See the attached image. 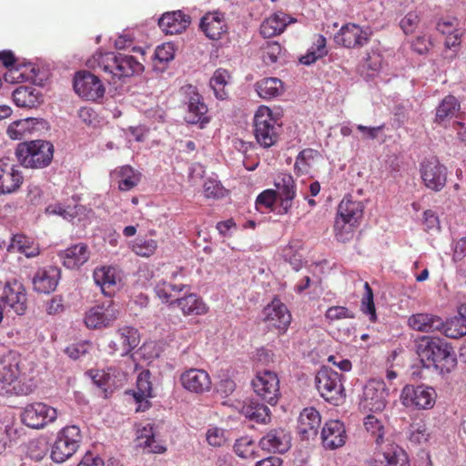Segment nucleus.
<instances>
[{
	"label": "nucleus",
	"instance_id": "nucleus-1",
	"mask_svg": "<svg viewBox=\"0 0 466 466\" xmlns=\"http://www.w3.org/2000/svg\"><path fill=\"white\" fill-rule=\"evenodd\" d=\"M416 352L423 367H433L441 374L451 372L457 360L449 343L439 337L421 336L415 341Z\"/></svg>",
	"mask_w": 466,
	"mask_h": 466
},
{
	"label": "nucleus",
	"instance_id": "nucleus-2",
	"mask_svg": "<svg viewBox=\"0 0 466 466\" xmlns=\"http://www.w3.org/2000/svg\"><path fill=\"white\" fill-rule=\"evenodd\" d=\"M86 65L92 69L103 71L107 75V80L113 83L144 71L142 63L134 56L115 52H96L87 59Z\"/></svg>",
	"mask_w": 466,
	"mask_h": 466
},
{
	"label": "nucleus",
	"instance_id": "nucleus-3",
	"mask_svg": "<svg viewBox=\"0 0 466 466\" xmlns=\"http://www.w3.org/2000/svg\"><path fill=\"white\" fill-rule=\"evenodd\" d=\"M53 145L46 140L20 143L15 149L16 158L21 165L31 168L47 167L53 159Z\"/></svg>",
	"mask_w": 466,
	"mask_h": 466
},
{
	"label": "nucleus",
	"instance_id": "nucleus-4",
	"mask_svg": "<svg viewBox=\"0 0 466 466\" xmlns=\"http://www.w3.org/2000/svg\"><path fill=\"white\" fill-rule=\"evenodd\" d=\"M343 375L336 370L322 367L315 376V384L319 395L332 405L341 404L345 398V389L343 387Z\"/></svg>",
	"mask_w": 466,
	"mask_h": 466
},
{
	"label": "nucleus",
	"instance_id": "nucleus-5",
	"mask_svg": "<svg viewBox=\"0 0 466 466\" xmlns=\"http://www.w3.org/2000/svg\"><path fill=\"white\" fill-rule=\"evenodd\" d=\"M82 434L78 426L68 425L61 429L51 449L53 461L62 463L71 458L78 450Z\"/></svg>",
	"mask_w": 466,
	"mask_h": 466
},
{
	"label": "nucleus",
	"instance_id": "nucleus-6",
	"mask_svg": "<svg viewBox=\"0 0 466 466\" xmlns=\"http://www.w3.org/2000/svg\"><path fill=\"white\" fill-rule=\"evenodd\" d=\"M279 128L272 111L268 106H260L254 116V135L257 142L265 148L270 147L278 140Z\"/></svg>",
	"mask_w": 466,
	"mask_h": 466
},
{
	"label": "nucleus",
	"instance_id": "nucleus-7",
	"mask_svg": "<svg viewBox=\"0 0 466 466\" xmlns=\"http://www.w3.org/2000/svg\"><path fill=\"white\" fill-rule=\"evenodd\" d=\"M390 390L381 380H370L363 388L360 407L373 412L381 411L387 404Z\"/></svg>",
	"mask_w": 466,
	"mask_h": 466
},
{
	"label": "nucleus",
	"instance_id": "nucleus-8",
	"mask_svg": "<svg viewBox=\"0 0 466 466\" xmlns=\"http://www.w3.org/2000/svg\"><path fill=\"white\" fill-rule=\"evenodd\" d=\"M116 304L108 300L89 309L85 315V323L89 329H102L111 326L118 318Z\"/></svg>",
	"mask_w": 466,
	"mask_h": 466
},
{
	"label": "nucleus",
	"instance_id": "nucleus-9",
	"mask_svg": "<svg viewBox=\"0 0 466 466\" xmlns=\"http://www.w3.org/2000/svg\"><path fill=\"white\" fill-rule=\"evenodd\" d=\"M56 417V410L43 402L26 405L21 414L23 423L33 429H41L55 421Z\"/></svg>",
	"mask_w": 466,
	"mask_h": 466
},
{
	"label": "nucleus",
	"instance_id": "nucleus-10",
	"mask_svg": "<svg viewBox=\"0 0 466 466\" xmlns=\"http://www.w3.org/2000/svg\"><path fill=\"white\" fill-rule=\"evenodd\" d=\"M186 93L188 95V99L186 103L185 121L191 125H198L200 128H204L209 123L210 116L208 114V109L203 101V97L192 86L186 87Z\"/></svg>",
	"mask_w": 466,
	"mask_h": 466
},
{
	"label": "nucleus",
	"instance_id": "nucleus-11",
	"mask_svg": "<svg viewBox=\"0 0 466 466\" xmlns=\"http://www.w3.org/2000/svg\"><path fill=\"white\" fill-rule=\"evenodd\" d=\"M252 386L257 395L270 405H275L278 402L280 392L277 373L270 370L258 372L252 380Z\"/></svg>",
	"mask_w": 466,
	"mask_h": 466
},
{
	"label": "nucleus",
	"instance_id": "nucleus-12",
	"mask_svg": "<svg viewBox=\"0 0 466 466\" xmlns=\"http://www.w3.org/2000/svg\"><path fill=\"white\" fill-rule=\"evenodd\" d=\"M420 171L421 179L428 188L439 192L446 185L447 168L436 157L424 159Z\"/></svg>",
	"mask_w": 466,
	"mask_h": 466
},
{
	"label": "nucleus",
	"instance_id": "nucleus-13",
	"mask_svg": "<svg viewBox=\"0 0 466 466\" xmlns=\"http://www.w3.org/2000/svg\"><path fill=\"white\" fill-rule=\"evenodd\" d=\"M74 89L79 96L91 101L103 97L106 91L101 80L87 71L76 73L74 80Z\"/></svg>",
	"mask_w": 466,
	"mask_h": 466
},
{
	"label": "nucleus",
	"instance_id": "nucleus-14",
	"mask_svg": "<svg viewBox=\"0 0 466 466\" xmlns=\"http://www.w3.org/2000/svg\"><path fill=\"white\" fill-rule=\"evenodd\" d=\"M401 399L407 407L427 410L433 407L436 392L431 387L407 385L402 390Z\"/></svg>",
	"mask_w": 466,
	"mask_h": 466
},
{
	"label": "nucleus",
	"instance_id": "nucleus-15",
	"mask_svg": "<svg viewBox=\"0 0 466 466\" xmlns=\"http://www.w3.org/2000/svg\"><path fill=\"white\" fill-rule=\"evenodd\" d=\"M4 299L5 304L8 308V311L14 312L18 316L25 313L27 309V297L24 285L13 279L6 283L4 288V295L0 297Z\"/></svg>",
	"mask_w": 466,
	"mask_h": 466
},
{
	"label": "nucleus",
	"instance_id": "nucleus-16",
	"mask_svg": "<svg viewBox=\"0 0 466 466\" xmlns=\"http://www.w3.org/2000/svg\"><path fill=\"white\" fill-rule=\"evenodd\" d=\"M140 342L137 329L126 326L117 329L115 339L108 344L109 353L120 356L128 355Z\"/></svg>",
	"mask_w": 466,
	"mask_h": 466
},
{
	"label": "nucleus",
	"instance_id": "nucleus-17",
	"mask_svg": "<svg viewBox=\"0 0 466 466\" xmlns=\"http://www.w3.org/2000/svg\"><path fill=\"white\" fill-rule=\"evenodd\" d=\"M264 320L268 327L284 332L290 324L291 315L279 299H274L263 310Z\"/></svg>",
	"mask_w": 466,
	"mask_h": 466
},
{
	"label": "nucleus",
	"instance_id": "nucleus-18",
	"mask_svg": "<svg viewBox=\"0 0 466 466\" xmlns=\"http://www.w3.org/2000/svg\"><path fill=\"white\" fill-rule=\"evenodd\" d=\"M274 185L276 187L274 191L280 201L279 213L287 214L290 210L292 201L296 196L295 181L291 175L280 173L275 178Z\"/></svg>",
	"mask_w": 466,
	"mask_h": 466
},
{
	"label": "nucleus",
	"instance_id": "nucleus-19",
	"mask_svg": "<svg viewBox=\"0 0 466 466\" xmlns=\"http://www.w3.org/2000/svg\"><path fill=\"white\" fill-rule=\"evenodd\" d=\"M93 279L102 293L106 297L113 296L119 289L121 278L117 269L111 266L96 268Z\"/></svg>",
	"mask_w": 466,
	"mask_h": 466
},
{
	"label": "nucleus",
	"instance_id": "nucleus-20",
	"mask_svg": "<svg viewBox=\"0 0 466 466\" xmlns=\"http://www.w3.org/2000/svg\"><path fill=\"white\" fill-rule=\"evenodd\" d=\"M180 382L185 390L198 394L209 391L212 384L206 370L193 368L180 375Z\"/></svg>",
	"mask_w": 466,
	"mask_h": 466
},
{
	"label": "nucleus",
	"instance_id": "nucleus-21",
	"mask_svg": "<svg viewBox=\"0 0 466 466\" xmlns=\"http://www.w3.org/2000/svg\"><path fill=\"white\" fill-rule=\"evenodd\" d=\"M22 373L21 357L15 351H9L0 360V388L4 390L11 385Z\"/></svg>",
	"mask_w": 466,
	"mask_h": 466
},
{
	"label": "nucleus",
	"instance_id": "nucleus-22",
	"mask_svg": "<svg viewBox=\"0 0 466 466\" xmlns=\"http://www.w3.org/2000/svg\"><path fill=\"white\" fill-rule=\"evenodd\" d=\"M321 425V417L319 412L310 407L304 409L299 417L298 433L303 440H313L319 433Z\"/></svg>",
	"mask_w": 466,
	"mask_h": 466
},
{
	"label": "nucleus",
	"instance_id": "nucleus-23",
	"mask_svg": "<svg viewBox=\"0 0 466 466\" xmlns=\"http://www.w3.org/2000/svg\"><path fill=\"white\" fill-rule=\"evenodd\" d=\"M24 177L21 171L5 159H0V194H12L18 190Z\"/></svg>",
	"mask_w": 466,
	"mask_h": 466
},
{
	"label": "nucleus",
	"instance_id": "nucleus-24",
	"mask_svg": "<svg viewBox=\"0 0 466 466\" xmlns=\"http://www.w3.org/2000/svg\"><path fill=\"white\" fill-rule=\"evenodd\" d=\"M338 45L347 48L362 46L369 41V35L361 27L355 24H348L342 26L339 33L334 36Z\"/></svg>",
	"mask_w": 466,
	"mask_h": 466
},
{
	"label": "nucleus",
	"instance_id": "nucleus-25",
	"mask_svg": "<svg viewBox=\"0 0 466 466\" xmlns=\"http://www.w3.org/2000/svg\"><path fill=\"white\" fill-rule=\"evenodd\" d=\"M321 441L325 449L336 450L342 447L347 439L344 424L339 420H329L321 431Z\"/></svg>",
	"mask_w": 466,
	"mask_h": 466
},
{
	"label": "nucleus",
	"instance_id": "nucleus-26",
	"mask_svg": "<svg viewBox=\"0 0 466 466\" xmlns=\"http://www.w3.org/2000/svg\"><path fill=\"white\" fill-rule=\"evenodd\" d=\"M190 23V16L180 10L165 13L158 19V25L166 35L181 34Z\"/></svg>",
	"mask_w": 466,
	"mask_h": 466
},
{
	"label": "nucleus",
	"instance_id": "nucleus-27",
	"mask_svg": "<svg viewBox=\"0 0 466 466\" xmlns=\"http://www.w3.org/2000/svg\"><path fill=\"white\" fill-rule=\"evenodd\" d=\"M290 435L281 428L269 431L259 441L262 450L284 453L290 448Z\"/></svg>",
	"mask_w": 466,
	"mask_h": 466
},
{
	"label": "nucleus",
	"instance_id": "nucleus-28",
	"mask_svg": "<svg viewBox=\"0 0 466 466\" xmlns=\"http://www.w3.org/2000/svg\"><path fill=\"white\" fill-rule=\"evenodd\" d=\"M364 205L353 199L352 196H345L338 207L337 218L348 221L351 225H360L363 217Z\"/></svg>",
	"mask_w": 466,
	"mask_h": 466
},
{
	"label": "nucleus",
	"instance_id": "nucleus-29",
	"mask_svg": "<svg viewBox=\"0 0 466 466\" xmlns=\"http://www.w3.org/2000/svg\"><path fill=\"white\" fill-rule=\"evenodd\" d=\"M205 35L211 40H218L227 32L228 27L224 15L219 12L207 13L199 25Z\"/></svg>",
	"mask_w": 466,
	"mask_h": 466
},
{
	"label": "nucleus",
	"instance_id": "nucleus-30",
	"mask_svg": "<svg viewBox=\"0 0 466 466\" xmlns=\"http://www.w3.org/2000/svg\"><path fill=\"white\" fill-rule=\"evenodd\" d=\"M60 271L57 268L49 267L36 271L33 278V287L38 293H50L58 284Z\"/></svg>",
	"mask_w": 466,
	"mask_h": 466
},
{
	"label": "nucleus",
	"instance_id": "nucleus-31",
	"mask_svg": "<svg viewBox=\"0 0 466 466\" xmlns=\"http://www.w3.org/2000/svg\"><path fill=\"white\" fill-rule=\"evenodd\" d=\"M408 324L412 329L420 332L441 331L444 327V321L441 317L429 313L411 315L408 319Z\"/></svg>",
	"mask_w": 466,
	"mask_h": 466
},
{
	"label": "nucleus",
	"instance_id": "nucleus-32",
	"mask_svg": "<svg viewBox=\"0 0 466 466\" xmlns=\"http://www.w3.org/2000/svg\"><path fill=\"white\" fill-rule=\"evenodd\" d=\"M65 267L68 268H79L89 258V250L84 243L76 244L58 254Z\"/></svg>",
	"mask_w": 466,
	"mask_h": 466
},
{
	"label": "nucleus",
	"instance_id": "nucleus-33",
	"mask_svg": "<svg viewBox=\"0 0 466 466\" xmlns=\"http://www.w3.org/2000/svg\"><path fill=\"white\" fill-rule=\"evenodd\" d=\"M174 303L180 309L185 316L203 315L208 311L206 304L194 293H185L184 296L176 298Z\"/></svg>",
	"mask_w": 466,
	"mask_h": 466
},
{
	"label": "nucleus",
	"instance_id": "nucleus-34",
	"mask_svg": "<svg viewBox=\"0 0 466 466\" xmlns=\"http://www.w3.org/2000/svg\"><path fill=\"white\" fill-rule=\"evenodd\" d=\"M294 20L284 13H276L267 18L260 25V34L265 38H269L281 34L288 24Z\"/></svg>",
	"mask_w": 466,
	"mask_h": 466
},
{
	"label": "nucleus",
	"instance_id": "nucleus-35",
	"mask_svg": "<svg viewBox=\"0 0 466 466\" xmlns=\"http://www.w3.org/2000/svg\"><path fill=\"white\" fill-rule=\"evenodd\" d=\"M240 412L248 420L258 423L267 424L270 421V410L264 404L257 400L245 401L241 407Z\"/></svg>",
	"mask_w": 466,
	"mask_h": 466
},
{
	"label": "nucleus",
	"instance_id": "nucleus-36",
	"mask_svg": "<svg viewBox=\"0 0 466 466\" xmlns=\"http://www.w3.org/2000/svg\"><path fill=\"white\" fill-rule=\"evenodd\" d=\"M13 100L19 107L33 108L41 102L40 93L32 86H19L13 92Z\"/></svg>",
	"mask_w": 466,
	"mask_h": 466
},
{
	"label": "nucleus",
	"instance_id": "nucleus-37",
	"mask_svg": "<svg viewBox=\"0 0 466 466\" xmlns=\"http://www.w3.org/2000/svg\"><path fill=\"white\" fill-rule=\"evenodd\" d=\"M187 287L184 284H173L166 280L159 281L155 287V293L163 302L175 306L174 299Z\"/></svg>",
	"mask_w": 466,
	"mask_h": 466
},
{
	"label": "nucleus",
	"instance_id": "nucleus-38",
	"mask_svg": "<svg viewBox=\"0 0 466 466\" xmlns=\"http://www.w3.org/2000/svg\"><path fill=\"white\" fill-rule=\"evenodd\" d=\"M256 91L263 99H271L284 91L283 83L277 77H268L256 83Z\"/></svg>",
	"mask_w": 466,
	"mask_h": 466
},
{
	"label": "nucleus",
	"instance_id": "nucleus-39",
	"mask_svg": "<svg viewBox=\"0 0 466 466\" xmlns=\"http://www.w3.org/2000/svg\"><path fill=\"white\" fill-rule=\"evenodd\" d=\"M383 466H410L407 453L400 446L390 443L382 451Z\"/></svg>",
	"mask_w": 466,
	"mask_h": 466
},
{
	"label": "nucleus",
	"instance_id": "nucleus-40",
	"mask_svg": "<svg viewBox=\"0 0 466 466\" xmlns=\"http://www.w3.org/2000/svg\"><path fill=\"white\" fill-rule=\"evenodd\" d=\"M461 109L458 99L451 95L445 96L436 108L435 122L441 124L448 118L457 116Z\"/></svg>",
	"mask_w": 466,
	"mask_h": 466
},
{
	"label": "nucleus",
	"instance_id": "nucleus-41",
	"mask_svg": "<svg viewBox=\"0 0 466 466\" xmlns=\"http://www.w3.org/2000/svg\"><path fill=\"white\" fill-rule=\"evenodd\" d=\"M327 53L326 38L321 35H318L312 46L309 48L307 54L299 58V62L303 65L309 66L316 62L319 58L326 56Z\"/></svg>",
	"mask_w": 466,
	"mask_h": 466
},
{
	"label": "nucleus",
	"instance_id": "nucleus-42",
	"mask_svg": "<svg viewBox=\"0 0 466 466\" xmlns=\"http://www.w3.org/2000/svg\"><path fill=\"white\" fill-rule=\"evenodd\" d=\"M83 210V207L77 204H62V203H54L50 204L46 207V213L50 215H58L62 217L64 219L72 221L75 218H76L80 212Z\"/></svg>",
	"mask_w": 466,
	"mask_h": 466
},
{
	"label": "nucleus",
	"instance_id": "nucleus-43",
	"mask_svg": "<svg viewBox=\"0 0 466 466\" xmlns=\"http://www.w3.org/2000/svg\"><path fill=\"white\" fill-rule=\"evenodd\" d=\"M10 247L25 254L26 258H35L39 255L38 245L24 235H15Z\"/></svg>",
	"mask_w": 466,
	"mask_h": 466
},
{
	"label": "nucleus",
	"instance_id": "nucleus-44",
	"mask_svg": "<svg viewBox=\"0 0 466 466\" xmlns=\"http://www.w3.org/2000/svg\"><path fill=\"white\" fill-rule=\"evenodd\" d=\"M137 442L138 446L143 447L148 452L163 453L166 451V448L156 441L152 427L143 428L137 436Z\"/></svg>",
	"mask_w": 466,
	"mask_h": 466
},
{
	"label": "nucleus",
	"instance_id": "nucleus-45",
	"mask_svg": "<svg viewBox=\"0 0 466 466\" xmlns=\"http://www.w3.org/2000/svg\"><path fill=\"white\" fill-rule=\"evenodd\" d=\"M129 247L137 256L149 258L155 254L158 245L155 239L139 237L131 241Z\"/></svg>",
	"mask_w": 466,
	"mask_h": 466
},
{
	"label": "nucleus",
	"instance_id": "nucleus-46",
	"mask_svg": "<svg viewBox=\"0 0 466 466\" xmlns=\"http://www.w3.org/2000/svg\"><path fill=\"white\" fill-rule=\"evenodd\" d=\"M228 77L229 76L227 70L218 68L214 72L213 76L210 78V87L213 89L215 96L218 99L223 100L228 96L225 87L228 84Z\"/></svg>",
	"mask_w": 466,
	"mask_h": 466
},
{
	"label": "nucleus",
	"instance_id": "nucleus-47",
	"mask_svg": "<svg viewBox=\"0 0 466 466\" xmlns=\"http://www.w3.org/2000/svg\"><path fill=\"white\" fill-rule=\"evenodd\" d=\"M118 187L122 191H128L136 187L140 180V174L130 166H123L118 171Z\"/></svg>",
	"mask_w": 466,
	"mask_h": 466
},
{
	"label": "nucleus",
	"instance_id": "nucleus-48",
	"mask_svg": "<svg viewBox=\"0 0 466 466\" xmlns=\"http://www.w3.org/2000/svg\"><path fill=\"white\" fill-rule=\"evenodd\" d=\"M364 426L368 432L374 438L378 446L384 443L385 429L382 422L374 415H368L364 420Z\"/></svg>",
	"mask_w": 466,
	"mask_h": 466
},
{
	"label": "nucleus",
	"instance_id": "nucleus-49",
	"mask_svg": "<svg viewBox=\"0 0 466 466\" xmlns=\"http://www.w3.org/2000/svg\"><path fill=\"white\" fill-rule=\"evenodd\" d=\"M137 392L135 398L137 401H141L152 396V385L150 381V371L148 370H142L137 380Z\"/></svg>",
	"mask_w": 466,
	"mask_h": 466
},
{
	"label": "nucleus",
	"instance_id": "nucleus-50",
	"mask_svg": "<svg viewBox=\"0 0 466 466\" xmlns=\"http://www.w3.org/2000/svg\"><path fill=\"white\" fill-rule=\"evenodd\" d=\"M441 331L451 339L463 337L466 335V320L459 315L447 323L444 322V327Z\"/></svg>",
	"mask_w": 466,
	"mask_h": 466
},
{
	"label": "nucleus",
	"instance_id": "nucleus-51",
	"mask_svg": "<svg viewBox=\"0 0 466 466\" xmlns=\"http://www.w3.org/2000/svg\"><path fill=\"white\" fill-rule=\"evenodd\" d=\"M255 449H256V444H255L254 441L248 436H245V437H242V438L237 440L234 444L235 453L238 457H241L244 459L255 458L256 457Z\"/></svg>",
	"mask_w": 466,
	"mask_h": 466
},
{
	"label": "nucleus",
	"instance_id": "nucleus-52",
	"mask_svg": "<svg viewBox=\"0 0 466 466\" xmlns=\"http://www.w3.org/2000/svg\"><path fill=\"white\" fill-rule=\"evenodd\" d=\"M359 225H351L348 221L336 218L334 230L335 237L339 242H348L354 236V229Z\"/></svg>",
	"mask_w": 466,
	"mask_h": 466
},
{
	"label": "nucleus",
	"instance_id": "nucleus-53",
	"mask_svg": "<svg viewBox=\"0 0 466 466\" xmlns=\"http://www.w3.org/2000/svg\"><path fill=\"white\" fill-rule=\"evenodd\" d=\"M364 290L361 299V311L369 315L370 320L374 322L377 319V315L373 301V292L368 282L364 284Z\"/></svg>",
	"mask_w": 466,
	"mask_h": 466
},
{
	"label": "nucleus",
	"instance_id": "nucleus-54",
	"mask_svg": "<svg viewBox=\"0 0 466 466\" xmlns=\"http://www.w3.org/2000/svg\"><path fill=\"white\" fill-rule=\"evenodd\" d=\"M300 247L299 241L290 243L283 249V257L285 260L289 261L293 269L298 271L302 267V256L298 252Z\"/></svg>",
	"mask_w": 466,
	"mask_h": 466
},
{
	"label": "nucleus",
	"instance_id": "nucleus-55",
	"mask_svg": "<svg viewBox=\"0 0 466 466\" xmlns=\"http://www.w3.org/2000/svg\"><path fill=\"white\" fill-rule=\"evenodd\" d=\"M227 431L218 427H211L206 433L208 443L213 447H221L227 442Z\"/></svg>",
	"mask_w": 466,
	"mask_h": 466
},
{
	"label": "nucleus",
	"instance_id": "nucleus-56",
	"mask_svg": "<svg viewBox=\"0 0 466 466\" xmlns=\"http://www.w3.org/2000/svg\"><path fill=\"white\" fill-rule=\"evenodd\" d=\"M204 194L208 198H220L225 196L226 189L216 179L208 178L204 183Z\"/></svg>",
	"mask_w": 466,
	"mask_h": 466
},
{
	"label": "nucleus",
	"instance_id": "nucleus-57",
	"mask_svg": "<svg viewBox=\"0 0 466 466\" xmlns=\"http://www.w3.org/2000/svg\"><path fill=\"white\" fill-rule=\"evenodd\" d=\"M408 434L409 440L415 444L426 442L430 436L425 425L420 423L410 425Z\"/></svg>",
	"mask_w": 466,
	"mask_h": 466
},
{
	"label": "nucleus",
	"instance_id": "nucleus-58",
	"mask_svg": "<svg viewBox=\"0 0 466 466\" xmlns=\"http://www.w3.org/2000/svg\"><path fill=\"white\" fill-rule=\"evenodd\" d=\"M325 318L329 321H335L343 319H354L355 314L346 307L332 306L326 310Z\"/></svg>",
	"mask_w": 466,
	"mask_h": 466
},
{
	"label": "nucleus",
	"instance_id": "nucleus-59",
	"mask_svg": "<svg viewBox=\"0 0 466 466\" xmlns=\"http://www.w3.org/2000/svg\"><path fill=\"white\" fill-rule=\"evenodd\" d=\"M156 61L160 64H167L169 61L174 59L175 56V49L174 46L170 43H165L161 46H158L154 54Z\"/></svg>",
	"mask_w": 466,
	"mask_h": 466
},
{
	"label": "nucleus",
	"instance_id": "nucleus-60",
	"mask_svg": "<svg viewBox=\"0 0 466 466\" xmlns=\"http://www.w3.org/2000/svg\"><path fill=\"white\" fill-rule=\"evenodd\" d=\"M280 53L281 46L278 42H267L263 46V60L267 64L276 63Z\"/></svg>",
	"mask_w": 466,
	"mask_h": 466
},
{
	"label": "nucleus",
	"instance_id": "nucleus-61",
	"mask_svg": "<svg viewBox=\"0 0 466 466\" xmlns=\"http://www.w3.org/2000/svg\"><path fill=\"white\" fill-rule=\"evenodd\" d=\"M420 22L419 16L413 12L408 13L400 22V25L406 35L412 34Z\"/></svg>",
	"mask_w": 466,
	"mask_h": 466
},
{
	"label": "nucleus",
	"instance_id": "nucleus-62",
	"mask_svg": "<svg viewBox=\"0 0 466 466\" xmlns=\"http://www.w3.org/2000/svg\"><path fill=\"white\" fill-rule=\"evenodd\" d=\"M459 28V22L454 17L441 18L437 23V30L442 35L452 33Z\"/></svg>",
	"mask_w": 466,
	"mask_h": 466
},
{
	"label": "nucleus",
	"instance_id": "nucleus-63",
	"mask_svg": "<svg viewBox=\"0 0 466 466\" xmlns=\"http://www.w3.org/2000/svg\"><path fill=\"white\" fill-rule=\"evenodd\" d=\"M278 199L276 193L272 189H268L260 193L256 200L257 207H265L267 208H271Z\"/></svg>",
	"mask_w": 466,
	"mask_h": 466
},
{
	"label": "nucleus",
	"instance_id": "nucleus-64",
	"mask_svg": "<svg viewBox=\"0 0 466 466\" xmlns=\"http://www.w3.org/2000/svg\"><path fill=\"white\" fill-rule=\"evenodd\" d=\"M90 348V344L88 343H79V344H73L71 346H68L65 352L73 360H77L80 357L84 356L87 353L88 349Z\"/></svg>",
	"mask_w": 466,
	"mask_h": 466
}]
</instances>
